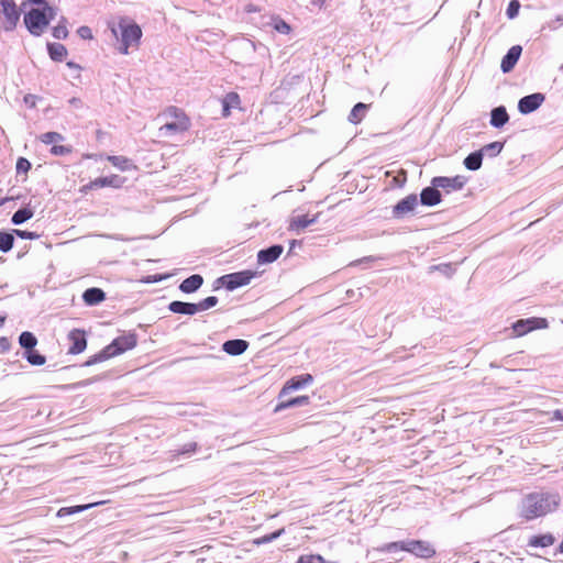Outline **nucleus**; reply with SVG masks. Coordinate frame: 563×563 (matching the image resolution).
Instances as JSON below:
<instances>
[{
  "label": "nucleus",
  "mask_w": 563,
  "mask_h": 563,
  "mask_svg": "<svg viewBox=\"0 0 563 563\" xmlns=\"http://www.w3.org/2000/svg\"><path fill=\"white\" fill-rule=\"evenodd\" d=\"M429 271L430 273L438 271L441 274L445 275L446 277H451L454 274L455 269L450 263H442L430 266Z\"/></svg>",
  "instance_id": "e433bc0d"
},
{
  "label": "nucleus",
  "mask_w": 563,
  "mask_h": 563,
  "mask_svg": "<svg viewBox=\"0 0 563 563\" xmlns=\"http://www.w3.org/2000/svg\"><path fill=\"white\" fill-rule=\"evenodd\" d=\"M311 382H312V376L310 374H302V375L290 378L283 386V388L279 393V398L286 396L287 394H289L292 390L302 388L303 386L310 384Z\"/></svg>",
  "instance_id": "4468645a"
},
{
  "label": "nucleus",
  "mask_w": 563,
  "mask_h": 563,
  "mask_svg": "<svg viewBox=\"0 0 563 563\" xmlns=\"http://www.w3.org/2000/svg\"><path fill=\"white\" fill-rule=\"evenodd\" d=\"M118 31H120V36H121L120 52L122 54H128L129 47L139 44L140 38L142 36V30L135 23H128L125 21H121L118 25V30L112 29V32L117 37H118Z\"/></svg>",
  "instance_id": "39448f33"
},
{
  "label": "nucleus",
  "mask_w": 563,
  "mask_h": 563,
  "mask_svg": "<svg viewBox=\"0 0 563 563\" xmlns=\"http://www.w3.org/2000/svg\"><path fill=\"white\" fill-rule=\"evenodd\" d=\"M537 109L538 108H518V110H519V112L521 114H529V113L533 112Z\"/></svg>",
  "instance_id": "6e6d98bb"
},
{
  "label": "nucleus",
  "mask_w": 563,
  "mask_h": 563,
  "mask_svg": "<svg viewBox=\"0 0 563 563\" xmlns=\"http://www.w3.org/2000/svg\"><path fill=\"white\" fill-rule=\"evenodd\" d=\"M196 449H197V444L192 443V444H189V448L186 450V452H195Z\"/></svg>",
  "instance_id": "13d9d810"
},
{
  "label": "nucleus",
  "mask_w": 563,
  "mask_h": 563,
  "mask_svg": "<svg viewBox=\"0 0 563 563\" xmlns=\"http://www.w3.org/2000/svg\"><path fill=\"white\" fill-rule=\"evenodd\" d=\"M137 344V335L134 332L124 333L115 338L96 356V361H106L132 350Z\"/></svg>",
  "instance_id": "7ed1b4c3"
},
{
  "label": "nucleus",
  "mask_w": 563,
  "mask_h": 563,
  "mask_svg": "<svg viewBox=\"0 0 563 563\" xmlns=\"http://www.w3.org/2000/svg\"><path fill=\"white\" fill-rule=\"evenodd\" d=\"M354 106L361 107V106H367V104H366V103H364V102H357V103H355Z\"/></svg>",
  "instance_id": "e2e57ef3"
},
{
  "label": "nucleus",
  "mask_w": 563,
  "mask_h": 563,
  "mask_svg": "<svg viewBox=\"0 0 563 563\" xmlns=\"http://www.w3.org/2000/svg\"><path fill=\"white\" fill-rule=\"evenodd\" d=\"M31 169V163L24 158L20 157L16 162V172L18 173H27Z\"/></svg>",
  "instance_id": "49530a36"
},
{
  "label": "nucleus",
  "mask_w": 563,
  "mask_h": 563,
  "mask_svg": "<svg viewBox=\"0 0 563 563\" xmlns=\"http://www.w3.org/2000/svg\"><path fill=\"white\" fill-rule=\"evenodd\" d=\"M504 145H505L504 142L495 141V142H492V143L486 144L483 147H481L479 152L482 153L483 157L484 156L496 157L503 151Z\"/></svg>",
  "instance_id": "c85d7f7f"
},
{
  "label": "nucleus",
  "mask_w": 563,
  "mask_h": 563,
  "mask_svg": "<svg viewBox=\"0 0 563 563\" xmlns=\"http://www.w3.org/2000/svg\"><path fill=\"white\" fill-rule=\"evenodd\" d=\"M19 343L25 351H27L36 346L37 339L32 332L24 331L20 334Z\"/></svg>",
  "instance_id": "7c9ffc66"
},
{
  "label": "nucleus",
  "mask_w": 563,
  "mask_h": 563,
  "mask_svg": "<svg viewBox=\"0 0 563 563\" xmlns=\"http://www.w3.org/2000/svg\"><path fill=\"white\" fill-rule=\"evenodd\" d=\"M107 161L121 172L137 169V166L130 158L122 155H108Z\"/></svg>",
  "instance_id": "a211bd4d"
},
{
  "label": "nucleus",
  "mask_w": 563,
  "mask_h": 563,
  "mask_svg": "<svg viewBox=\"0 0 563 563\" xmlns=\"http://www.w3.org/2000/svg\"><path fill=\"white\" fill-rule=\"evenodd\" d=\"M398 551H406L423 559L432 558L435 554L434 548L422 540L389 542V555Z\"/></svg>",
  "instance_id": "20e7f679"
},
{
  "label": "nucleus",
  "mask_w": 563,
  "mask_h": 563,
  "mask_svg": "<svg viewBox=\"0 0 563 563\" xmlns=\"http://www.w3.org/2000/svg\"><path fill=\"white\" fill-rule=\"evenodd\" d=\"M240 102V96L236 92H229L222 100V106H239Z\"/></svg>",
  "instance_id": "79ce46f5"
},
{
  "label": "nucleus",
  "mask_w": 563,
  "mask_h": 563,
  "mask_svg": "<svg viewBox=\"0 0 563 563\" xmlns=\"http://www.w3.org/2000/svg\"><path fill=\"white\" fill-rule=\"evenodd\" d=\"M229 110H230L229 107L223 108V117H228L229 115V113H230Z\"/></svg>",
  "instance_id": "bf43d9fd"
},
{
  "label": "nucleus",
  "mask_w": 563,
  "mask_h": 563,
  "mask_svg": "<svg viewBox=\"0 0 563 563\" xmlns=\"http://www.w3.org/2000/svg\"><path fill=\"white\" fill-rule=\"evenodd\" d=\"M11 347V342L8 338H0V350L1 352H8Z\"/></svg>",
  "instance_id": "603ef678"
},
{
  "label": "nucleus",
  "mask_w": 563,
  "mask_h": 563,
  "mask_svg": "<svg viewBox=\"0 0 563 563\" xmlns=\"http://www.w3.org/2000/svg\"><path fill=\"white\" fill-rule=\"evenodd\" d=\"M82 299L84 301L87 303V305H98L100 303L101 301H103L106 299V294L102 289L100 288H88L84 295H82Z\"/></svg>",
  "instance_id": "393cba45"
},
{
  "label": "nucleus",
  "mask_w": 563,
  "mask_h": 563,
  "mask_svg": "<svg viewBox=\"0 0 563 563\" xmlns=\"http://www.w3.org/2000/svg\"><path fill=\"white\" fill-rule=\"evenodd\" d=\"M71 146L56 145L54 144L51 148V153L55 156H64L71 153Z\"/></svg>",
  "instance_id": "37998d69"
},
{
  "label": "nucleus",
  "mask_w": 563,
  "mask_h": 563,
  "mask_svg": "<svg viewBox=\"0 0 563 563\" xmlns=\"http://www.w3.org/2000/svg\"><path fill=\"white\" fill-rule=\"evenodd\" d=\"M254 272L243 271L238 273H232L224 275L220 278V282L227 287L229 290H233L238 287H242L247 285L251 279L254 277Z\"/></svg>",
  "instance_id": "9d476101"
},
{
  "label": "nucleus",
  "mask_w": 563,
  "mask_h": 563,
  "mask_svg": "<svg viewBox=\"0 0 563 563\" xmlns=\"http://www.w3.org/2000/svg\"><path fill=\"white\" fill-rule=\"evenodd\" d=\"M1 21L5 31H12L20 19V11L13 0L1 1Z\"/></svg>",
  "instance_id": "6e6552de"
},
{
  "label": "nucleus",
  "mask_w": 563,
  "mask_h": 563,
  "mask_svg": "<svg viewBox=\"0 0 563 563\" xmlns=\"http://www.w3.org/2000/svg\"><path fill=\"white\" fill-rule=\"evenodd\" d=\"M4 321H5V317L0 316V328L4 324Z\"/></svg>",
  "instance_id": "680f3d73"
},
{
  "label": "nucleus",
  "mask_w": 563,
  "mask_h": 563,
  "mask_svg": "<svg viewBox=\"0 0 563 563\" xmlns=\"http://www.w3.org/2000/svg\"><path fill=\"white\" fill-rule=\"evenodd\" d=\"M67 66L70 67V68H78V66L75 63H73V62H68Z\"/></svg>",
  "instance_id": "052dcab7"
},
{
  "label": "nucleus",
  "mask_w": 563,
  "mask_h": 563,
  "mask_svg": "<svg viewBox=\"0 0 563 563\" xmlns=\"http://www.w3.org/2000/svg\"><path fill=\"white\" fill-rule=\"evenodd\" d=\"M283 532H284V529H279L271 534H266V536L262 537L261 539L255 540L254 543L263 544V543L271 542V541L275 540L276 538H278L279 536H282Z\"/></svg>",
  "instance_id": "a18cd8bd"
},
{
  "label": "nucleus",
  "mask_w": 563,
  "mask_h": 563,
  "mask_svg": "<svg viewBox=\"0 0 563 563\" xmlns=\"http://www.w3.org/2000/svg\"><path fill=\"white\" fill-rule=\"evenodd\" d=\"M316 218H309L307 214L297 216L290 220L289 230L300 231L313 223Z\"/></svg>",
  "instance_id": "cd10ccee"
},
{
  "label": "nucleus",
  "mask_w": 563,
  "mask_h": 563,
  "mask_svg": "<svg viewBox=\"0 0 563 563\" xmlns=\"http://www.w3.org/2000/svg\"><path fill=\"white\" fill-rule=\"evenodd\" d=\"M168 309L174 313L179 314H195L198 312L197 305L191 302H183V301H172L168 306Z\"/></svg>",
  "instance_id": "4be33fe9"
},
{
  "label": "nucleus",
  "mask_w": 563,
  "mask_h": 563,
  "mask_svg": "<svg viewBox=\"0 0 563 563\" xmlns=\"http://www.w3.org/2000/svg\"><path fill=\"white\" fill-rule=\"evenodd\" d=\"M275 29L279 32V33H283V34H287L290 30V26L284 22V21H278L276 24H275Z\"/></svg>",
  "instance_id": "3c124183"
},
{
  "label": "nucleus",
  "mask_w": 563,
  "mask_h": 563,
  "mask_svg": "<svg viewBox=\"0 0 563 563\" xmlns=\"http://www.w3.org/2000/svg\"><path fill=\"white\" fill-rule=\"evenodd\" d=\"M282 245H273L268 249L261 250L257 254V261L261 264H268L275 262L283 253Z\"/></svg>",
  "instance_id": "f3484780"
},
{
  "label": "nucleus",
  "mask_w": 563,
  "mask_h": 563,
  "mask_svg": "<svg viewBox=\"0 0 563 563\" xmlns=\"http://www.w3.org/2000/svg\"><path fill=\"white\" fill-rule=\"evenodd\" d=\"M42 11H45L47 16L49 18V21L54 19L56 12H55V9L51 5H48L47 3L44 4V8Z\"/></svg>",
  "instance_id": "864d4df0"
},
{
  "label": "nucleus",
  "mask_w": 563,
  "mask_h": 563,
  "mask_svg": "<svg viewBox=\"0 0 563 563\" xmlns=\"http://www.w3.org/2000/svg\"><path fill=\"white\" fill-rule=\"evenodd\" d=\"M249 343L244 340H229L223 344V351L230 355H240L246 351Z\"/></svg>",
  "instance_id": "412c9836"
},
{
  "label": "nucleus",
  "mask_w": 563,
  "mask_h": 563,
  "mask_svg": "<svg viewBox=\"0 0 563 563\" xmlns=\"http://www.w3.org/2000/svg\"><path fill=\"white\" fill-rule=\"evenodd\" d=\"M101 504H104V501L92 503V504H88V505L74 506V507H65V508L59 509L58 516L71 515V514L80 512V511H84V510H86L88 508H91V507H95V506H98V505H101Z\"/></svg>",
  "instance_id": "f704fd0d"
},
{
  "label": "nucleus",
  "mask_w": 563,
  "mask_h": 563,
  "mask_svg": "<svg viewBox=\"0 0 563 563\" xmlns=\"http://www.w3.org/2000/svg\"><path fill=\"white\" fill-rule=\"evenodd\" d=\"M24 24L32 35L40 36L49 24V18L45 11L32 9L24 15Z\"/></svg>",
  "instance_id": "423d86ee"
},
{
  "label": "nucleus",
  "mask_w": 563,
  "mask_h": 563,
  "mask_svg": "<svg viewBox=\"0 0 563 563\" xmlns=\"http://www.w3.org/2000/svg\"><path fill=\"white\" fill-rule=\"evenodd\" d=\"M325 0H311V3L318 8H322V5L324 4Z\"/></svg>",
  "instance_id": "4d7b16f0"
},
{
  "label": "nucleus",
  "mask_w": 563,
  "mask_h": 563,
  "mask_svg": "<svg viewBox=\"0 0 563 563\" xmlns=\"http://www.w3.org/2000/svg\"><path fill=\"white\" fill-rule=\"evenodd\" d=\"M507 108H493L490 111L489 123L496 129H501L509 121Z\"/></svg>",
  "instance_id": "6ab92c4d"
},
{
  "label": "nucleus",
  "mask_w": 563,
  "mask_h": 563,
  "mask_svg": "<svg viewBox=\"0 0 563 563\" xmlns=\"http://www.w3.org/2000/svg\"><path fill=\"white\" fill-rule=\"evenodd\" d=\"M68 339L71 343L69 346L68 353L70 354H79L81 353L86 346H87V340L85 336V332L81 330H73L68 334Z\"/></svg>",
  "instance_id": "2eb2a0df"
},
{
  "label": "nucleus",
  "mask_w": 563,
  "mask_h": 563,
  "mask_svg": "<svg viewBox=\"0 0 563 563\" xmlns=\"http://www.w3.org/2000/svg\"><path fill=\"white\" fill-rule=\"evenodd\" d=\"M203 283L201 275L195 274L184 279L179 285V289L185 294H191L199 289Z\"/></svg>",
  "instance_id": "aec40b11"
},
{
  "label": "nucleus",
  "mask_w": 563,
  "mask_h": 563,
  "mask_svg": "<svg viewBox=\"0 0 563 563\" xmlns=\"http://www.w3.org/2000/svg\"><path fill=\"white\" fill-rule=\"evenodd\" d=\"M434 179L440 190H444L446 194L461 190L467 181V178L462 175L454 177L435 176Z\"/></svg>",
  "instance_id": "9b49d317"
},
{
  "label": "nucleus",
  "mask_w": 563,
  "mask_h": 563,
  "mask_svg": "<svg viewBox=\"0 0 563 563\" xmlns=\"http://www.w3.org/2000/svg\"><path fill=\"white\" fill-rule=\"evenodd\" d=\"M388 421H389V428L394 427V424L390 423L391 417L388 418Z\"/></svg>",
  "instance_id": "0e129e2a"
},
{
  "label": "nucleus",
  "mask_w": 563,
  "mask_h": 563,
  "mask_svg": "<svg viewBox=\"0 0 563 563\" xmlns=\"http://www.w3.org/2000/svg\"><path fill=\"white\" fill-rule=\"evenodd\" d=\"M64 140V136L57 132H46L40 136V141L44 144H54L55 142H60Z\"/></svg>",
  "instance_id": "4c0bfd02"
},
{
  "label": "nucleus",
  "mask_w": 563,
  "mask_h": 563,
  "mask_svg": "<svg viewBox=\"0 0 563 563\" xmlns=\"http://www.w3.org/2000/svg\"><path fill=\"white\" fill-rule=\"evenodd\" d=\"M217 303H218V298L214 296H210V297H207L203 300L197 302L196 305H197V310L199 312V311L208 310V309L214 307Z\"/></svg>",
  "instance_id": "ea45409f"
},
{
  "label": "nucleus",
  "mask_w": 563,
  "mask_h": 563,
  "mask_svg": "<svg viewBox=\"0 0 563 563\" xmlns=\"http://www.w3.org/2000/svg\"><path fill=\"white\" fill-rule=\"evenodd\" d=\"M64 22L65 19L53 29V36L57 40H64L68 36V30Z\"/></svg>",
  "instance_id": "a19ab883"
},
{
  "label": "nucleus",
  "mask_w": 563,
  "mask_h": 563,
  "mask_svg": "<svg viewBox=\"0 0 563 563\" xmlns=\"http://www.w3.org/2000/svg\"><path fill=\"white\" fill-rule=\"evenodd\" d=\"M560 497L548 492H533L526 495L519 506V515L527 521L543 517L556 509Z\"/></svg>",
  "instance_id": "f257e3e1"
},
{
  "label": "nucleus",
  "mask_w": 563,
  "mask_h": 563,
  "mask_svg": "<svg viewBox=\"0 0 563 563\" xmlns=\"http://www.w3.org/2000/svg\"><path fill=\"white\" fill-rule=\"evenodd\" d=\"M24 357L31 365L41 366L46 362V357L40 354L36 350H27L24 353Z\"/></svg>",
  "instance_id": "2f4dec72"
},
{
  "label": "nucleus",
  "mask_w": 563,
  "mask_h": 563,
  "mask_svg": "<svg viewBox=\"0 0 563 563\" xmlns=\"http://www.w3.org/2000/svg\"><path fill=\"white\" fill-rule=\"evenodd\" d=\"M296 563H335V562H328L319 554H308V555L299 556V559L297 560Z\"/></svg>",
  "instance_id": "58836bf2"
},
{
  "label": "nucleus",
  "mask_w": 563,
  "mask_h": 563,
  "mask_svg": "<svg viewBox=\"0 0 563 563\" xmlns=\"http://www.w3.org/2000/svg\"><path fill=\"white\" fill-rule=\"evenodd\" d=\"M124 183H125L124 177H121L117 174H112V175L104 176V177H98V178L91 180L90 183H88L87 185H85L80 188V192L87 194L90 190L104 188V187H111V188L119 189L124 185Z\"/></svg>",
  "instance_id": "0eeeda50"
},
{
  "label": "nucleus",
  "mask_w": 563,
  "mask_h": 563,
  "mask_svg": "<svg viewBox=\"0 0 563 563\" xmlns=\"http://www.w3.org/2000/svg\"><path fill=\"white\" fill-rule=\"evenodd\" d=\"M396 173L393 177L391 184L394 187L401 188L407 181V173L400 169L396 163H389V177Z\"/></svg>",
  "instance_id": "a878e982"
},
{
  "label": "nucleus",
  "mask_w": 563,
  "mask_h": 563,
  "mask_svg": "<svg viewBox=\"0 0 563 563\" xmlns=\"http://www.w3.org/2000/svg\"><path fill=\"white\" fill-rule=\"evenodd\" d=\"M77 33L84 40H91L92 38V32H91V29L89 26H86V25L80 26L77 30Z\"/></svg>",
  "instance_id": "09e8293b"
},
{
  "label": "nucleus",
  "mask_w": 563,
  "mask_h": 563,
  "mask_svg": "<svg viewBox=\"0 0 563 563\" xmlns=\"http://www.w3.org/2000/svg\"><path fill=\"white\" fill-rule=\"evenodd\" d=\"M47 51L49 57L55 62H62L67 56V49L60 43H48Z\"/></svg>",
  "instance_id": "bb28decb"
},
{
  "label": "nucleus",
  "mask_w": 563,
  "mask_h": 563,
  "mask_svg": "<svg viewBox=\"0 0 563 563\" xmlns=\"http://www.w3.org/2000/svg\"><path fill=\"white\" fill-rule=\"evenodd\" d=\"M159 118V132L165 136L183 133L190 128V119L180 108H168Z\"/></svg>",
  "instance_id": "f03ea898"
},
{
  "label": "nucleus",
  "mask_w": 563,
  "mask_h": 563,
  "mask_svg": "<svg viewBox=\"0 0 563 563\" xmlns=\"http://www.w3.org/2000/svg\"><path fill=\"white\" fill-rule=\"evenodd\" d=\"M366 108H352L350 120L354 123H357L361 119L358 115L364 112Z\"/></svg>",
  "instance_id": "8fccbe9b"
},
{
  "label": "nucleus",
  "mask_w": 563,
  "mask_h": 563,
  "mask_svg": "<svg viewBox=\"0 0 563 563\" xmlns=\"http://www.w3.org/2000/svg\"><path fill=\"white\" fill-rule=\"evenodd\" d=\"M442 195L439 186L435 184L434 177L431 179V185L424 187L420 192V202L422 206L433 207L441 202Z\"/></svg>",
  "instance_id": "f8f14e48"
},
{
  "label": "nucleus",
  "mask_w": 563,
  "mask_h": 563,
  "mask_svg": "<svg viewBox=\"0 0 563 563\" xmlns=\"http://www.w3.org/2000/svg\"><path fill=\"white\" fill-rule=\"evenodd\" d=\"M309 400H310L309 396H299V397H295V398H291L286 401H280L275 407V412L282 411L284 409H287V408L294 407V406L307 405V404H309Z\"/></svg>",
  "instance_id": "c756f323"
},
{
  "label": "nucleus",
  "mask_w": 563,
  "mask_h": 563,
  "mask_svg": "<svg viewBox=\"0 0 563 563\" xmlns=\"http://www.w3.org/2000/svg\"><path fill=\"white\" fill-rule=\"evenodd\" d=\"M544 99L545 98L543 93L536 92L521 98L518 102V106H541Z\"/></svg>",
  "instance_id": "473e14b6"
},
{
  "label": "nucleus",
  "mask_w": 563,
  "mask_h": 563,
  "mask_svg": "<svg viewBox=\"0 0 563 563\" xmlns=\"http://www.w3.org/2000/svg\"><path fill=\"white\" fill-rule=\"evenodd\" d=\"M34 212L30 208H22L15 211L12 216L11 221L14 224H21L33 217Z\"/></svg>",
  "instance_id": "72a5a7b5"
},
{
  "label": "nucleus",
  "mask_w": 563,
  "mask_h": 563,
  "mask_svg": "<svg viewBox=\"0 0 563 563\" xmlns=\"http://www.w3.org/2000/svg\"><path fill=\"white\" fill-rule=\"evenodd\" d=\"M520 3L518 0H511L507 8V15L509 19H514L518 15Z\"/></svg>",
  "instance_id": "c03bdc74"
},
{
  "label": "nucleus",
  "mask_w": 563,
  "mask_h": 563,
  "mask_svg": "<svg viewBox=\"0 0 563 563\" xmlns=\"http://www.w3.org/2000/svg\"><path fill=\"white\" fill-rule=\"evenodd\" d=\"M483 155L479 150L470 153L463 161V165L467 170L476 172L483 165Z\"/></svg>",
  "instance_id": "b1692460"
},
{
  "label": "nucleus",
  "mask_w": 563,
  "mask_h": 563,
  "mask_svg": "<svg viewBox=\"0 0 563 563\" xmlns=\"http://www.w3.org/2000/svg\"><path fill=\"white\" fill-rule=\"evenodd\" d=\"M418 206V197L415 194L408 195L393 207V214L395 218H404L409 212H412Z\"/></svg>",
  "instance_id": "ddd939ff"
},
{
  "label": "nucleus",
  "mask_w": 563,
  "mask_h": 563,
  "mask_svg": "<svg viewBox=\"0 0 563 563\" xmlns=\"http://www.w3.org/2000/svg\"><path fill=\"white\" fill-rule=\"evenodd\" d=\"M555 542V537L548 532L543 534H537L532 536L529 541L528 545L531 548H547L552 545Z\"/></svg>",
  "instance_id": "5701e85b"
},
{
  "label": "nucleus",
  "mask_w": 563,
  "mask_h": 563,
  "mask_svg": "<svg viewBox=\"0 0 563 563\" xmlns=\"http://www.w3.org/2000/svg\"><path fill=\"white\" fill-rule=\"evenodd\" d=\"M553 420H556V421H563V411L562 410H555L553 412Z\"/></svg>",
  "instance_id": "5fc2aeb1"
},
{
  "label": "nucleus",
  "mask_w": 563,
  "mask_h": 563,
  "mask_svg": "<svg viewBox=\"0 0 563 563\" xmlns=\"http://www.w3.org/2000/svg\"><path fill=\"white\" fill-rule=\"evenodd\" d=\"M14 233L21 238V239H25V240H36L40 238V235L36 233V232H31V231H24V230H14Z\"/></svg>",
  "instance_id": "de8ad7c7"
},
{
  "label": "nucleus",
  "mask_w": 563,
  "mask_h": 563,
  "mask_svg": "<svg viewBox=\"0 0 563 563\" xmlns=\"http://www.w3.org/2000/svg\"><path fill=\"white\" fill-rule=\"evenodd\" d=\"M14 238L11 233L0 232V251L9 252L13 246Z\"/></svg>",
  "instance_id": "c9c22d12"
},
{
  "label": "nucleus",
  "mask_w": 563,
  "mask_h": 563,
  "mask_svg": "<svg viewBox=\"0 0 563 563\" xmlns=\"http://www.w3.org/2000/svg\"><path fill=\"white\" fill-rule=\"evenodd\" d=\"M548 327V321L544 318L531 317L527 319H519L512 324V331L516 336H522L536 329H544Z\"/></svg>",
  "instance_id": "1a4fd4ad"
},
{
  "label": "nucleus",
  "mask_w": 563,
  "mask_h": 563,
  "mask_svg": "<svg viewBox=\"0 0 563 563\" xmlns=\"http://www.w3.org/2000/svg\"><path fill=\"white\" fill-rule=\"evenodd\" d=\"M522 52L520 45H514L509 48L507 54L503 57L500 68L504 73H509L514 69Z\"/></svg>",
  "instance_id": "dca6fc26"
}]
</instances>
